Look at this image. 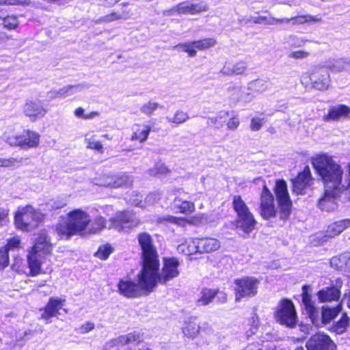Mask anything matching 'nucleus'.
Instances as JSON below:
<instances>
[{
    "label": "nucleus",
    "instance_id": "f257e3e1",
    "mask_svg": "<svg viewBox=\"0 0 350 350\" xmlns=\"http://www.w3.org/2000/svg\"><path fill=\"white\" fill-rule=\"evenodd\" d=\"M137 240L142 250L143 273L141 284L147 286L154 284V275L159 267V255L151 236L147 232L138 234Z\"/></svg>",
    "mask_w": 350,
    "mask_h": 350
},
{
    "label": "nucleus",
    "instance_id": "f03ea898",
    "mask_svg": "<svg viewBox=\"0 0 350 350\" xmlns=\"http://www.w3.org/2000/svg\"><path fill=\"white\" fill-rule=\"evenodd\" d=\"M53 250L51 241L45 232H42L35 240L33 247L29 252L27 261L30 274L36 275L40 273L41 265L45 256L51 253Z\"/></svg>",
    "mask_w": 350,
    "mask_h": 350
},
{
    "label": "nucleus",
    "instance_id": "7ed1b4c3",
    "mask_svg": "<svg viewBox=\"0 0 350 350\" xmlns=\"http://www.w3.org/2000/svg\"><path fill=\"white\" fill-rule=\"evenodd\" d=\"M233 209L237 214L234 225L245 234H250L257 224L253 213L240 196H234L232 200Z\"/></svg>",
    "mask_w": 350,
    "mask_h": 350
},
{
    "label": "nucleus",
    "instance_id": "20e7f679",
    "mask_svg": "<svg viewBox=\"0 0 350 350\" xmlns=\"http://www.w3.org/2000/svg\"><path fill=\"white\" fill-rule=\"evenodd\" d=\"M44 218V215L31 206L19 209L15 215V224L18 228L29 231L36 228Z\"/></svg>",
    "mask_w": 350,
    "mask_h": 350
},
{
    "label": "nucleus",
    "instance_id": "39448f33",
    "mask_svg": "<svg viewBox=\"0 0 350 350\" xmlns=\"http://www.w3.org/2000/svg\"><path fill=\"white\" fill-rule=\"evenodd\" d=\"M274 192L280 208V218L286 219L291 213L292 202L290 200L286 181L277 180L275 184Z\"/></svg>",
    "mask_w": 350,
    "mask_h": 350
},
{
    "label": "nucleus",
    "instance_id": "423d86ee",
    "mask_svg": "<svg viewBox=\"0 0 350 350\" xmlns=\"http://www.w3.org/2000/svg\"><path fill=\"white\" fill-rule=\"evenodd\" d=\"M279 323L287 327L293 328L297 322V317L294 305L291 301L284 299L280 301L275 314Z\"/></svg>",
    "mask_w": 350,
    "mask_h": 350
},
{
    "label": "nucleus",
    "instance_id": "0eeeda50",
    "mask_svg": "<svg viewBox=\"0 0 350 350\" xmlns=\"http://www.w3.org/2000/svg\"><path fill=\"white\" fill-rule=\"evenodd\" d=\"M143 273V269L141 272L137 275L138 284H137L131 280H122L118 283V290L121 295L126 297H135L141 295L142 291L144 290L148 292L152 291L155 287V275H154V284H148L147 286L141 284L142 275Z\"/></svg>",
    "mask_w": 350,
    "mask_h": 350
},
{
    "label": "nucleus",
    "instance_id": "6e6552de",
    "mask_svg": "<svg viewBox=\"0 0 350 350\" xmlns=\"http://www.w3.org/2000/svg\"><path fill=\"white\" fill-rule=\"evenodd\" d=\"M234 283L236 284L235 300L239 301L242 299L255 296L257 294L260 281L254 278L246 277L236 280Z\"/></svg>",
    "mask_w": 350,
    "mask_h": 350
},
{
    "label": "nucleus",
    "instance_id": "1a4fd4ad",
    "mask_svg": "<svg viewBox=\"0 0 350 350\" xmlns=\"http://www.w3.org/2000/svg\"><path fill=\"white\" fill-rule=\"evenodd\" d=\"M309 78L313 88L319 90H325L331 83L329 74L327 70L323 67H315L310 75H302L301 81L302 83H307Z\"/></svg>",
    "mask_w": 350,
    "mask_h": 350
},
{
    "label": "nucleus",
    "instance_id": "9d476101",
    "mask_svg": "<svg viewBox=\"0 0 350 350\" xmlns=\"http://www.w3.org/2000/svg\"><path fill=\"white\" fill-rule=\"evenodd\" d=\"M179 264L178 260L176 258H164L163 267L161 273L159 274V269L157 270L155 273V286L157 282L165 284L167 282L178 277L180 273L178 269Z\"/></svg>",
    "mask_w": 350,
    "mask_h": 350
},
{
    "label": "nucleus",
    "instance_id": "9b49d317",
    "mask_svg": "<svg viewBox=\"0 0 350 350\" xmlns=\"http://www.w3.org/2000/svg\"><path fill=\"white\" fill-rule=\"evenodd\" d=\"M184 193L185 191L183 188H172L168 191V195L174 198L172 202V208L183 214H191L196 209L195 204L193 202L182 198V195Z\"/></svg>",
    "mask_w": 350,
    "mask_h": 350
},
{
    "label": "nucleus",
    "instance_id": "f8f14e48",
    "mask_svg": "<svg viewBox=\"0 0 350 350\" xmlns=\"http://www.w3.org/2000/svg\"><path fill=\"white\" fill-rule=\"evenodd\" d=\"M109 228H115L118 230H127L136 227L139 224V219L134 214L129 211H122L116 214V217L109 220Z\"/></svg>",
    "mask_w": 350,
    "mask_h": 350
},
{
    "label": "nucleus",
    "instance_id": "ddd939ff",
    "mask_svg": "<svg viewBox=\"0 0 350 350\" xmlns=\"http://www.w3.org/2000/svg\"><path fill=\"white\" fill-rule=\"evenodd\" d=\"M260 214L265 219H269L276 215L273 196L267 185H263L260 195Z\"/></svg>",
    "mask_w": 350,
    "mask_h": 350
},
{
    "label": "nucleus",
    "instance_id": "4468645a",
    "mask_svg": "<svg viewBox=\"0 0 350 350\" xmlns=\"http://www.w3.org/2000/svg\"><path fill=\"white\" fill-rule=\"evenodd\" d=\"M68 221L71 230L76 234H81L90 223V217L85 211L79 208L68 213Z\"/></svg>",
    "mask_w": 350,
    "mask_h": 350
},
{
    "label": "nucleus",
    "instance_id": "2eb2a0df",
    "mask_svg": "<svg viewBox=\"0 0 350 350\" xmlns=\"http://www.w3.org/2000/svg\"><path fill=\"white\" fill-rule=\"evenodd\" d=\"M216 40L212 38H204L191 42L180 43L175 46V49L185 52L189 57H193L197 54V51H202L213 46Z\"/></svg>",
    "mask_w": 350,
    "mask_h": 350
},
{
    "label": "nucleus",
    "instance_id": "dca6fc26",
    "mask_svg": "<svg viewBox=\"0 0 350 350\" xmlns=\"http://www.w3.org/2000/svg\"><path fill=\"white\" fill-rule=\"evenodd\" d=\"M307 350H335L336 345L330 338L324 334L313 335L306 342Z\"/></svg>",
    "mask_w": 350,
    "mask_h": 350
},
{
    "label": "nucleus",
    "instance_id": "f3484780",
    "mask_svg": "<svg viewBox=\"0 0 350 350\" xmlns=\"http://www.w3.org/2000/svg\"><path fill=\"white\" fill-rule=\"evenodd\" d=\"M23 109L25 115L32 121L44 117L48 112L47 109L42 105L40 100L33 98L25 102Z\"/></svg>",
    "mask_w": 350,
    "mask_h": 350
},
{
    "label": "nucleus",
    "instance_id": "a211bd4d",
    "mask_svg": "<svg viewBox=\"0 0 350 350\" xmlns=\"http://www.w3.org/2000/svg\"><path fill=\"white\" fill-rule=\"evenodd\" d=\"M342 286L341 279L337 278L334 284L331 286L324 288L318 291L317 295L320 302H331L332 301H338L340 297V289Z\"/></svg>",
    "mask_w": 350,
    "mask_h": 350
},
{
    "label": "nucleus",
    "instance_id": "6ab92c4d",
    "mask_svg": "<svg viewBox=\"0 0 350 350\" xmlns=\"http://www.w3.org/2000/svg\"><path fill=\"white\" fill-rule=\"evenodd\" d=\"M312 174L308 166L298 174L295 178L292 179L293 192L297 195H303L306 189L311 185Z\"/></svg>",
    "mask_w": 350,
    "mask_h": 350
},
{
    "label": "nucleus",
    "instance_id": "aec40b11",
    "mask_svg": "<svg viewBox=\"0 0 350 350\" xmlns=\"http://www.w3.org/2000/svg\"><path fill=\"white\" fill-rule=\"evenodd\" d=\"M208 7L203 3H192L189 1H185L178 3L173 7L170 12L183 14H196L202 12H206Z\"/></svg>",
    "mask_w": 350,
    "mask_h": 350
},
{
    "label": "nucleus",
    "instance_id": "412c9836",
    "mask_svg": "<svg viewBox=\"0 0 350 350\" xmlns=\"http://www.w3.org/2000/svg\"><path fill=\"white\" fill-rule=\"evenodd\" d=\"M302 302L306 314L308 315L313 324L318 325L319 310L315 304L311 299V296L308 293V287L304 286L302 292Z\"/></svg>",
    "mask_w": 350,
    "mask_h": 350
},
{
    "label": "nucleus",
    "instance_id": "4be33fe9",
    "mask_svg": "<svg viewBox=\"0 0 350 350\" xmlns=\"http://www.w3.org/2000/svg\"><path fill=\"white\" fill-rule=\"evenodd\" d=\"M196 317H189L185 319L182 325V332L188 338L194 339L200 334L201 327Z\"/></svg>",
    "mask_w": 350,
    "mask_h": 350
},
{
    "label": "nucleus",
    "instance_id": "5701e85b",
    "mask_svg": "<svg viewBox=\"0 0 350 350\" xmlns=\"http://www.w3.org/2000/svg\"><path fill=\"white\" fill-rule=\"evenodd\" d=\"M344 190H336L334 189H325L324 196L319 200V206L322 210L331 211L336 208L334 198Z\"/></svg>",
    "mask_w": 350,
    "mask_h": 350
},
{
    "label": "nucleus",
    "instance_id": "b1692460",
    "mask_svg": "<svg viewBox=\"0 0 350 350\" xmlns=\"http://www.w3.org/2000/svg\"><path fill=\"white\" fill-rule=\"evenodd\" d=\"M255 98L254 94L250 91L241 88H234L230 90L229 94V99L233 104L237 103H249L252 102Z\"/></svg>",
    "mask_w": 350,
    "mask_h": 350
},
{
    "label": "nucleus",
    "instance_id": "393cba45",
    "mask_svg": "<svg viewBox=\"0 0 350 350\" xmlns=\"http://www.w3.org/2000/svg\"><path fill=\"white\" fill-rule=\"evenodd\" d=\"M198 253H211L218 250L221 247L220 241L212 237L196 238Z\"/></svg>",
    "mask_w": 350,
    "mask_h": 350
},
{
    "label": "nucleus",
    "instance_id": "a878e982",
    "mask_svg": "<svg viewBox=\"0 0 350 350\" xmlns=\"http://www.w3.org/2000/svg\"><path fill=\"white\" fill-rule=\"evenodd\" d=\"M350 115V107L345 105H338L331 107L327 114L325 115L323 118L325 122L338 121L340 118H349Z\"/></svg>",
    "mask_w": 350,
    "mask_h": 350
},
{
    "label": "nucleus",
    "instance_id": "bb28decb",
    "mask_svg": "<svg viewBox=\"0 0 350 350\" xmlns=\"http://www.w3.org/2000/svg\"><path fill=\"white\" fill-rule=\"evenodd\" d=\"M20 144L18 146L23 149L37 147L40 142V135L35 131L29 130L24 131L21 135Z\"/></svg>",
    "mask_w": 350,
    "mask_h": 350
},
{
    "label": "nucleus",
    "instance_id": "cd10ccee",
    "mask_svg": "<svg viewBox=\"0 0 350 350\" xmlns=\"http://www.w3.org/2000/svg\"><path fill=\"white\" fill-rule=\"evenodd\" d=\"M350 227V219H345L342 220H340L336 221L332 224H330L327 229L325 231V234L324 236L325 238H332L342 231H344L347 228ZM323 241H326V239L323 240Z\"/></svg>",
    "mask_w": 350,
    "mask_h": 350
},
{
    "label": "nucleus",
    "instance_id": "c85d7f7f",
    "mask_svg": "<svg viewBox=\"0 0 350 350\" xmlns=\"http://www.w3.org/2000/svg\"><path fill=\"white\" fill-rule=\"evenodd\" d=\"M141 341V336L138 334L129 333L126 335L120 336L116 338L111 340L107 346L109 347H117L120 345H126L133 343H138Z\"/></svg>",
    "mask_w": 350,
    "mask_h": 350
},
{
    "label": "nucleus",
    "instance_id": "c756f323",
    "mask_svg": "<svg viewBox=\"0 0 350 350\" xmlns=\"http://www.w3.org/2000/svg\"><path fill=\"white\" fill-rule=\"evenodd\" d=\"M342 310V304L334 308L323 306L321 308V323L324 325L329 323Z\"/></svg>",
    "mask_w": 350,
    "mask_h": 350
},
{
    "label": "nucleus",
    "instance_id": "7c9ffc66",
    "mask_svg": "<svg viewBox=\"0 0 350 350\" xmlns=\"http://www.w3.org/2000/svg\"><path fill=\"white\" fill-rule=\"evenodd\" d=\"M217 289L204 288L200 293L196 304L199 306H206L211 303L218 293Z\"/></svg>",
    "mask_w": 350,
    "mask_h": 350
},
{
    "label": "nucleus",
    "instance_id": "2f4dec72",
    "mask_svg": "<svg viewBox=\"0 0 350 350\" xmlns=\"http://www.w3.org/2000/svg\"><path fill=\"white\" fill-rule=\"evenodd\" d=\"M327 68L334 72L350 71V58L334 59L327 64Z\"/></svg>",
    "mask_w": 350,
    "mask_h": 350
},
{
    "label": "nucleus",
    "instance_id": "473e14b6",
    "mask_svg": "<svg viewBox=\"0 0 350 350\" xmlns=\"http://www.w3.org/2000/svg\"><path fill=\"white\" fill-rule=\"evenodd\" d=\"M137 129L131 135V141H139L140 143L146 142L151 131V126L148 124H137Z\"/></svg>",
    "mask_w": 350,
    "mask_h": 350
},
{
    "label": "nucleus",
    "instance_id": "72a5a7b5",
    "mask_svg": "<svg viewBox=\"0 0 350 350\" xmlns=\"http://www.w3.org/2000/svg\"><path fill=\"white\" fill-rule=\"evenodd\" d=\"M349 323L350 319L347 314L343 313L340 319L332 325L330 330L337 334H342L347 331L349 326Z\"/></svg>",
    "mask_w": 350,
    "mask_h": 350
},
{
    "label": "nucleus",
    "instance_id": "f704fd0d",
    "mask_svg": "<svg viewBox=\"0 0 350 350\" xmlns=\"http://www.w3.org/2000/svg\"><path fill=\"white\" fill-rule=\"evenodd\" d=\"M177 250L179 253H183L187 256L198 252L196 244V238L193 239L190 241H186L184 243L180 244L177 247Z\"/></svg>",
    "mask_w": 350,
    "mask_h": 350
},
{
    "label": "nucleus",
    "instance_id": "c9c22d12",
    "mask_svg": "<svg viewBox=\"0 0 350 350\" xmlns=\"http://www.w3.org/2000/svg\"><path fill=\"white\" fill-rule=\"evenodd\" d=\"M347 254L333 257L330 260V265L336 269L347 272Z\"/></svg>",
    "mask_w": 350,
    "mask_h": 350
},
{
    "label": "nucleus",
    "instance_id": "e433bc0d",
    "mask_svg": "<svg viewBox=\"0 0 350 350\" xmlns=\"http://www.w3.org/2000/svg\"><path fill=\"white\" fill-rule=\"evenodd\" d=\"M268 82L262 79L254 80L248 83L247 90L254 92H263L268 90Z\"/></svg>",
    "mask_w": 350,
    "mask_h": 350
},
{
    "label": "nucleus",
    "instance_id": "4c0bfd02",
    "mask_svg": "<svg viewBox=\"0 0 350 350\" xmlns=\"http://www.w3.org/2000/svg\"><path fill=\"white\" fill-rule=\"evenodd\" d=\"M115 174H103L94 178L93 183L98 186L114 188Z\"/></svg>",
    "mask_w": 350,
    "mask_h": 350
},
{
    "label": "nucleus",
    "instance_id": "58836bf2",
    "mask_svg": "<svg viewBox=\"0 0 350 350\" xmlns=\"http://www.w3.org/2000/svg\"><path fill=\"white\" fill-rule=\"evenodd\" d=\"M85 86L82 84L75 85H66L57 91V95L60 98L73 95L79 92Z\"/></svg>",
    "mask_w": 350,
    "mask_h": 350
},
{
    "label": "nucleus",
    "instance_id": "ea45409f",
    "mask_svg": "<svg viewBox=\"0 0 350 350\" xmlns=\"http://www.w3.org/2000/svg\"><path fill=\"white\" fill-rule=\"evenodd\" d=\"M85 142L87 144V148L94 150L98 152H103V146L99 141L96 140V135L90 133H86L85 135Z\"/></svg>",
    "mask_w": 350,
    "mask_h": 350
},
{
    "label": "nucleus",
    "instance_id": "a19ab883",
    "mask_svg": "<svg viewBox=\"0 0 350 350\" xmlns=\"http://www.w3.org/2000/svg\"><path fill=\"white\" fill-rule=\"evenodd\" d=\"M133 183L132 178L124 173L115 174V180L113 182L114 188L129 187Z\"/></svg>",
    "mask_w": 350,
    "mask_h": 350
},
{
    "label": "nucleus",
    "instance_id": "79ce46f5",
    "mask_svg": "<svg viewBox=\"0 0 350 350\" xmlns=\"http://www.w3.org/2000/svg\"><path fill=\"white\" fill-rule=\"evenodd\" d=\"M21 135L16 134L12 129H8L3 135V139L10 146H18L20 142Z\"/></svg>",
    "mask_w": 350,
    "mask_h": 350
},
{
    "label": "nucleus",
    "instance_id": "37998d69",
    "mask_svg": "<svg viewBox=\"0 0 350 350\" xmlns=\"http://www.w3.org/2000/svg\"><path fill=\"white\" fill-rule=\"evenodd\" d=\"M64 302V299L51 297L45 307L57 315L59 314V310L62 308Z\"/></svg>",
    "mask_w": 350,
    "mask_h": 350
},
{
    "label": "nucleus",
    "instance_id": "c03bdc74",
    "mask_svg": "<svg viewBox=\"0 0 350 350\" xmlns=\"http://www.w3.org/2000/svg\"><path fill=\"white\" fill-rule=\"evenodd\" d=\"M320 21V18L312 16L310 15H303V16H297L294 17H291L288 18V23H291L292 25H301L306 23H309L311 21L313 22H318Z\"/></svg>",
    "mask_w": 350,
    "mask_h": 350
},
{
    "label": "nucleus",
    "instance_id": "a18cd8bd",
    "mask_svg": "<svg viewBox=\"0 0 350 350\" xmlns=\"http://www.w3.org/2000/svg\"><path fill=\"white\" fill-rule=\"evenodd\" d=\"M228 115L229 112L228 111H221L217 114L216 116L208 118V124L214 126L219 129L223 125L221 120L225 119L227 116H228Z\"/></svg>",
    "mask_w": 350,
    "mask_h": 350
},
{
    "label": "nucleus",
    "instance_id": "49530a36",
    "mask_svg": "<svg viewBox=\"0 0 350 350\" xmlns=\"http://www.w3.org/2000/svg\"><path fill=\"white\" fill-rule=\"evenodd\" d=\"M56 231L61 238L66 237L68 239L72 235L77 234L74 230L70 228V224L67 220L66 223L60 224L57 226Z\"/></svg>",
    "mask_w": 350,
    "mask_h": 350
},
{
    "label": "nucleus",
    "instance_id": "de8ad7c7",
    "mask_svg": "<svg viewBox=\"0 0 350 350\" xmlns=\"http://www.w3.org/2000/svg\"><path fill=\"white\" fill-rule=\"evenodd\" d=\"M308 42L303 37H299L296 35H290L286 38V42L292 47L294 48H300L303 47L306 45Z\"/></svg>",
    "mask_w": 350,
    "mask_h": 350
},
{
    "label": "nucleus",
    "instance_id": "09e8293b",
    "mask_svg": "<svg viewBox=\"0 0 350 350\" xmlns=\"http://www.w3.org/2000/svg\"><path fill=\"white\" fill-rule=\"evenodd\" d=\"M106 228V221L103 217H97L91 224L90 233H97Z\"/></svg>",
    "mask_w": 350,
    "mask_h": 350
},
{
    "label": "nucleus",
    "instance_id": "8fccbe9b",
    "mask_svg": "<svg viewBox=\"0 0 350 350\" xmlns=\"http://www.w3.org/2000/svg\"><path fill=\"white\" fill-rule=\"evenodd\" d=\"M167 119L169 122L180 124L189 119V115L183 111L178 110L173 117H167Z\"/></svg>",
    "mask_w": 350,
    "mask_h": 350
},
{
    "label": "nucleus",
    "instance_id": "3c124183",
    "mask_svg": "<svg viewBox=\"0 0 350 350\" xmlns=\"http://www.w3.org/2000/svg\"><path fill=\"white\" fill-rule=\"evenodd\" d=\"M159 106L160 105L158 103L149 101L148 103L144 104L141 107L140 111L143 113L148 116H150Z\"/></svg>",
    "mask_w": 350,
    "mask_h": 350
},
{
    "label": "nucleus",
    "instance_id": "603ef678",
    "mask_svg": "<svg viewBox=\"0 0 350 350\" xmlns=\"http://www.w3.org/2000/svg\"><path fill=\"white\" fill-rule=\"evenodd\" d=\"M111 252L112 250L111 246L105 245L100 246L98 251L96 252L95 256L100 259L105 260L109 257Z\"/></svg>",
    "mask_w": 350,
    "mask_h": 350
},
{
    "label": "nucleus",
    "instance_id": "864d4df0",
    "mask_svg": "<svg viewBox=\"0 0 350 350\" xmlns=\"http://www.w3.org/2000/svg\"><path fill=\"white\" fill-rule=\"evenodd\" d=\"M3 20V26L9 29H14L16 28L18 25V21L16 16L12 15L8 16L6 17L4 16Z\"/></svg>",
    "mask_w": 350,
    "mask_h": 350
},
{
    "label": "nucleus",
    "instance_id": "5fc2aeb1",
    "mask_svg": "<svg viewBox=\"0 0 350 350\" xmlns=\"http://www.w3.org/2000/svg\"><path fill=\"white\" fill-rule=\"evenodd\" d=\"M310 55V53L304 50L293 51L288 53V57L296 60L305 59Z\"/></svg>",
    "mask_w": 350,
    "mask_h": 350
},
{
    "label": "nucleus",
    "instance_id": "6e6d98bb",
    "mask_svg": "<svg viewBox=\"0 0 350 350\" xmlns=\"http://www.w3.org/2000/svg\"><path fill=\"white\" fill-rule=\"evenodd\" d=\"M75 115L79 118L84 120L92 119L98 115V112L92 111L89 114L84 113V109L82 107H78L75 110Z\"/></svg>",
    "mask_w": 350,
    "mask_h": 350
},
{
    "label": "nucleus",
    "instance_id": "4d7b16f0",
    "mask_svg": "<svg viewBox=\"0 0 350 350\" xmlns=\"http://www.w3.org/2000/svg\"><path fill=\"white\" fill-rule=\"evenodd\" d=\"M170 170L169 168L163 165H156L155 167L149 170V174L151 176H156L157 174H166L170 173Z\"/></svg>",
    "mask_w": 350,
    "mask_h": 350
},
{
    "label": "nucleus",
    "instance_id": "13d9d810",
    "mask_svg": "<svg viewBox=\"0 0 350 350\" xmlns=\"http://www.w3.org/2000/svg\"><path fill=\"white\" fill-rule=\"evenodd\" d=\"M122 18H127L126 17L123 16L122 14H120L117 12H112L108 15L104 16L98 19V22H112L116 20H120Z\"/></svg>",
    "mask_w": 350,
    "mask_h": 350
},
{
    "label": "nucleus",
    "instance_id": "bf43d9fd",
    "mask_svg": "<svg viewBox=\"0 0 350 350\" xmlns=\"http://www.w3.org/2000/svg\"><path fill=\"white\" fill-rule=\"evenodd\" d=\"M9 265V254L6 249L0 247V269H3Z\"/></svg>",
    "mask_w": 350,
    "mask_h": 350
},
{
    "label": "nucleus",
    "instance_id": "052dcab7",
    "mask_svg": "<svg viewBox=\"0 0 350 350\" xmlns=\"http://www.w3.org/2000/svg\"><path fill=\"white\" fill-rule=\"evenodd\" d=\"M159 221H167L172 224H178L179 226H183L186 222V220L182 217H177L172 215L159 218Z\"/></svg>",
    "mask_w": 350,
    "mask_h": 350
},
{
    "label": "nucleus",
    "instance_id": "680f3d73",
    "mask_svg": "<svg viewBox=\"0 0 350 350\" xmlns=\"http://www.w3.org/2000/svg\"><path fill=\"white\" fill-rule=\"evenodd\" d=\"M143 196L140 195L138 192H133L129 199V201L130 204L135 205L136 206H143L142 205Z\"/></svg>",
    "mask_w": 350,
    "mask_h": 350
},
{
    "label": "nucleus",
    "instance_id": "e2e57ef3",
    "mask_svg": "<svg viewBox=\"0 0 350 350\" xmlns=\"http://www.w3.org/2000/svg\"><path fill=\"white\" fill-rule=\"evenodd\" d=\"M66 204V202L63 199L51 200L46 204V205L49 206V208L51 209L61 208L64 207Z\"/></svg>",
    "mask_w": 350,
    "mask_h": 350
},
{
    "label": "nucleus",
    "instance_id": "0e129e2a",
    "mask_svg": "<svg viewBox=\"0 0 350 350\" xmlns=\"http://www.w3.org/2000/svg\"><path fill=\"white\" fill-rule=\"evenodd\" d=\"M234 75H242L247 69V64L245 62H239L232 65Z\"/></svg>",
    "mask_w": 350,
    "mask_h": 350
},
{
    "label": "nucleus",
    "instance_id": "69168bd1",
    "mask_svg": "<svg viewBox=\"0 0 350 350\" xmlns=\"http://www.w3.org/2000/svg\"><path fill=\"white\" fill-rule=\"evenodd\" d=\"M21 241L18 237H12L8 239V243L5 246L3 247L4 249H6L9 252L10 250L16 248L19 246Z\"/></svg>",
    "mask_w": 350,
    "mask_h": 350
},
{
    "label": "nucleus",
    "instance_id": "338daca9",
    "mask_svg": "<svg viewBox=\"0 0 350 350\" xmlns=\"http://www.w3.org/2000/svg\"><path fill=\"white\" fill-rule=\"evenodd\" d=\"M95 327V325L93 322L86 321L82 324L79 328V333L81 334H85L92 331Z\"/></svg>",
    "mask_w": 350,
    "mask_h": 350
},
{
    "label": "nucleus",
    "instance_id": "774afa93",
    "mask_svg": "<svg viewBox=\"0 0 350 350\" xmlns=\"http://www.w3.org/2000/svg\"><path fill=\"white\" fill-rule=\"evenodd\" d=\"M263 120L258 118H254L252 119L250 128L252 131H256L260 130L262 126Z\"/></svg>",
    "mask_w": 350,
    "mask_h": 350
}]
</instances>
